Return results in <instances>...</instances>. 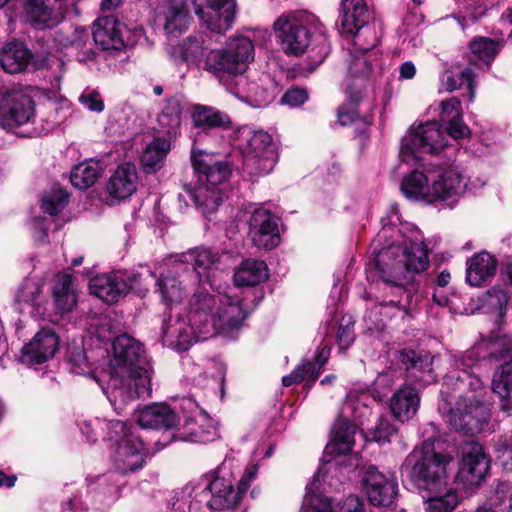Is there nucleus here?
<instances>
[{
	"label": "nucleus",
	"mask_w": 512,
	"mask_h": 512,
	"mask_svg": "<svg viewBox=\"0 0 512 512\" xmlns=\"http://www.w3.org/2000/svg\"><path fill=\"white\" fill-rule=\"evenodd\" d=\"M142 36V28L130 30L111 15L98 18L94 23L93 38L103 50L132 47Z\"/></svg>",
	"instance_id": "obj_13"
},
{
	"label": "nucleus",
	"mask_w": 512,
	"mask_h": 512,
	"mask_svg": "<svg viewBox=\"0 0 512 512\" xmlns=\"http://www.w3.org/2000/svg\"><path fill=\"white\" fill-rule=\"evenodd\" d=\"M138 173L133 163L119 165L109 178L107 191L110 197L120 201L129 198L137 188Z\"/></svg>",
	"instance_id": "obj_28"
},
{
	"label": "nucleus",
	"mask_w": 512,
	"mask_h": 512,
	"mask_svg": "<svg viewBox=\"0 0 512 512\" xmlns=\"http://www.w3.org/2000/svg\"><path fill=\"white\" fill-rule=\"evenodd\" d=\"M395 433L396 429L387 420L380 419L373 431V440L378 443L389 442Z\"/></svg>",
	"instance_id": "obj_56"
},
{
	"label": "nucleus",
	"mask_w": 512,
	"mask_h": 512,
	"mask_svg": "<svg viewBox=\"0 0 512 512\" xmlns=\"http://www.w3.org/2000/svg\"><path fill=\"white\" fill-rule=\"evenodd\" d=\"M308 100V92L304 88H291L281 98V102L290 107H298Z\"/></svg>",
	"instance_id": "obj_55"
},
{
	"label": "nucleus",
	"mask_w": 512,
	"mask_h": 512,
	"mask_svg": "<svg viewBox=\"0 0 512 512\" xmlns=\"http://www.w3.org/2000/svg\"><path fill=\"white\" fill-rule=\"evenodd\" d=\"M468 188L466 177L456 168L450 167L442 171L437 180L433 181V203L447 202L453 206Z\"/></svg>",
	"instance_id": "obj_24"
},
{
	"label": "nucleus",
	"mask_w": 512,
	"mask_h": 512,
	"mask_svg": "<svg viewBox=\"0 0 512 512\" xmlns=\"http://www.w3.org/2000/svg\"><path fill=\"white\" fill-rule=\"evenodd\" d=\"M244 166L250 174L264 176L273 171L277 160V146L270 134L248 126L238 131Z\"/></svg>",
	"instance_id": "obj_8"
},
{
	"label": "nucleus",
	"mask_w": 512,
	"mask_h": 512,
	"mask_svg": "<svg viewBox=\"0 0 512 512\" xmlns=\"http://www.w3.org/2000/svg\"><path fill=\"white\" fill-rule=\"evenodd\" d=\"M189 512H213L233 508L241 496L234 489L230 475H216L193 488Z\"/></svg>",
	"instance_id": "obj_10"
},
{
	"label": "nucleus",
	"mask_w": 512,
	"mask_h": 512,
	"mask_svg": "<svg viewBox=\"0 0 512 512\" xmlns=\"http://www.w3.org/2000/svg\"><path fill=\"white\" fill-rule=\"evenodd\" d=\"M424 441L420 450H413L402 464V469L410 471V478L419 490L434 491L442 487L447 479V466L451 457L432 451Z\"/></svg>",
	"instance_id": "obj_6"
},
{
	"label": "nucleus",
	"mask_w": 512,
	"mask_h": 512,
	"mask_svg": "<svg viewBox=\"0 0 512 512\" xmlns=\"http://www.w3.org/2000/svg\"><path fill=\"white\" fill-rule=\"evenodd\" d=\"M54 7L50 0H24L23 10L27 21L36 30L56 27L64 20L65 13L75 6V0H55Z\"/></svg>",
	"instance_id": "obj_15"
},
{
	"label": "nucleus",
	"mask_w": 512,
	"mask_h": 512,
	"mask_svg": "<svg viewBox=\"0 0 512 512\" xmlns=\"http://www.w3.org/2000/svg\"><path fill=\"white\" fill-rule=\"evenodd\" d=\"M59 345L52 329H41L21 350L20 361L28 366L41 365L53 358Z\"/></svg>",
	"instance_id": "obj_23"
},
{
	"label": "nucleus",
	"mask_w": 512,
	"mask_h": 512,
	"mask_svg": "<svg viewBox=\"0 0 512 512\" xmlns=\"http://www.w3.org/2000/svg\"><path fill=\"white\" fill-rule=\"evenodd\" d=\"M322 470L319 469L306 486L301 512H337L330 499L320 493Z\"/></svg>",
	"instance_id": "obj_38"
},
{
	"label": "nucleus",
	"mask_w": 512,
	"mask_h": 512,
	"mask_svg": "<svg viewBox=\"0 0 512 512\" xmlns=\"http://www.w3.org/2000/svg\"><path fill=\"white\" fill-rule=\"evenodd\" d=\"M248 236L258 248L270 250L280 243L278 218L268 209L255 208L248 220Z\"/></svg>",
	"instance_id": "obj_20"
},
{
	"label": "nucleus",
	"mask_w": 512,
	"mask_h": 512,
	"mask_svg": "<svg viewBox=\"0 0 512 512\" xmlns=\"http://www.w3.org/2000/svg\"><path fill=\"white\" fill-rule=\"evenodd\" d=\"M474 79L475 75L471 68H465L457 77H455L451 71L446 70L441 77V84L442 87L449 92H452L465 84L469 90V101H473L475 89Z\"/></svg>",
	"instance_id": "obj_47"
},
{
	"label": "nucleus",
	"mask_w": 512,
	"mask_h": 512,
	"mask_svg": "<svg viewBox=\"0 0 512 512\" xmlns=\"http://www.w3.org/2000/svg\"><path fill=\"white\" fill-rule=\"evenodd\" d=\"M79 102L88 110L100 113L104 110L105 105L102 96L98 90L86 89L79 96Z\"/></svg>",
	"instance_id": "obj_54"
},
{
	"label": "nucleus",
	"mask_w": 512,
	"mask_h": 512,
	"mask_svg": "<svg viewBox=\"0 0 512 512\" xmlns=\"http://www.w3.org/2000/svg\"><path fill=\"white\" fill-rule=\"evenodd\" d=\"M367 41L362 39V34L356 37L353 41V47L349 51L347 58V87L353 89V82L358 81L360 84L365 82L371 74V54L369 53L373 48H366Z\"/></svg>",
	"instance_id": "obj_26"
},
{
	"label": "nucleus",
	"mask_w": 512,
	"mask_h": 512,
	"mask_svg": "<svg viewBox=\"0 0 512 512\" xmlns=\"http://www.w3.org/2000/svg\"><path fill=\"white\" fill-rule=\"evenodd\" d=\"M496 269L495 257L482 251L467 260L466 281L471 286H481L495 275Z\"/></svg>",
	"instance_id": "obj_32"
},
{
	"label": "nucleus",
	"mask_w": 512,
	"mask_h": 512,
	"mask_svg": "<svg viewBox=\"0 0 512 512\" xmlns=\"http://www.w3.org/2000/svg\"><path fill=\"white\" fill-rule=\"evenodd\" d=\"M101 174L99 163L94 161H85L76 165L70 174L71 184L81 190L94 185Z\"/></svg>",
	"instance_id": "obj_45"
},
{
	"label": "nucleus",
	"mask_w": 512,
	"mask_h": 512,
	"mask_svg": "<svg viewBox=\"0 0 512 512\" xmlns=\"http://www.w3.org/2000/svg\"><path fill=\"white\" fill-rule=\"evenodd\" d=\"M492 390L501 400V409L512 414V359L494 373Z\"/></svg>",
	"instance_id": "obj_42"
},
{
	"label": "nucleus",
	"mask_w": 512,
	"mask_h": 512,
	"mask_svg": "<svg viewBox=\"0 0 512 512\" xmlns=\"http://www.w3.org/2000/svg\"><path fill=\"white\" fill-rule=\"evenodd\" d=\"M42 286L35 280H26L20 286L16 294V300L20 303H29L40 307L41 305Z\"/></svg>",
	"instance_id": "obj_50"
},
{
	"label": "nucleus",
	"mask_w": 512,
	"mask_h": 512,
	"mask_svg": "<svg viewBox=\"0 0 512 512\" xmlns=\"http://www.w3.org/2000/svg\"><path fill=\"white\" fill-rule=\"evenodd\" d=\"M441 121L447 124V135L454 139H462L469 134V128L462 119L461 101L452 97L441 102Z\"/></svg>",
	"instance_id": "obj_37"
},
{
	"label": "nucleus",
	"mask_w": 512,
	"mask_h": 512,
	"mask_svg": "<svg viewBox=\"0 0 512 512\" xmlns=\"http://www.w3.org/2000/svg\"><path fill=\"white\" fill-rule=\"evenodd\" d=\"M184 106L177 97L165 100L161 113L158 115V123L169 137L176 135L182 122Z\"/></svg>",
	"instance_id": "obj_44"
},
{
	"label": "nucleus",
	"mask_w": 512,
	"mask_h": 512,
	"mask_svg": "<svg viewBox=\"0 0 512 512\" xmlns=\"http://www.w3.org/2000/svg\"><path fill=\"white\" fill-rule=\"evenodd\" d=\"M35 117V104L32 98L22 91L6 93L0 104V126L14 130L30 123Z\"/></svg>",
	"instance_id": "obj_18"
},
{
	"label": "nucleus",
	"mask_w": 512,
	"mask_h": 512,
	"mask_svg": "<svg viewBox=\"0 0 512 512\" xmlns=\"http://www.w3.org/2000/svg\"><path fill=\"white\" fill-rule=\"evenodd\" d=\"M191 118L193 125L196 128L202 129H227L232 124L230 117L225 112L211 106L200 104L194 106Z\"/></svg>",
	"instance_id": "obj_40"
},
{
	"label": "nucleus",
	"mask_w": 512,
	"mask_h": 512,
	"mask_svg": "<svg viewBox=\"0 0 512 512\" xmlns=\"http://www.w3.org/2000/svg\"><path fill=\"white\" fill-rule=\"evenodd\" d=\"M136 420L142 428L170 429L176 424L177 415L166 404H152L141 409Z\"/></svg>",
	"instance_id": "obj_31"
},
{
	"label": "nucleus",
	"mask_w": 512,
	"mask_h": 512,
	"mask_svg": "<svg viewBox=\"0 0 512 512\" xmlns=\"http://www.w3.org/2000/svg\"><path fill=\"white\" fill-rule=\"evenodd\" d=\"M454 368L446 375L444 385L453 386L455 390L465 392L467 388L473 395H459L454 406L450 407L448 399L440 409L448 411L447 419L457 431L476 434L484 430L490 418L488 407L482 397L486 394L484 381L480 376L478 348H471L460 355L453 356Z\"/></svg>",
	"instance_id": "obj_3"
},
{
	"label": "nucleus",
	"mask_w": 512,
	"mask_h": 512,
	"mask_svg": "<svg viewBox=\"0 0 512 512\" xmlns=\"http://www.w3.org/2000/svg\"><path fill=\"white\" fill-rule=\"evenodd\" d=\"M364 490L374 506H391L398 494V484L393 474L386 475L375 466H369L363 477Z\"/></svg>",
	"instance_id": "obj_22"
},
{
	"label": "nucleus",
	"mask_w": 512,
	"mask_h": 512,
	"mask_svg": "<svg viewBox=\"0 0 512 512\" xmlns=\"http://www.w3.org/2000/svg\"><path fill=\"white\" fill-rule=\"evenodd\" d=\"M447 148V135L435 121L412 126L402 138L399 157L402 163L418 165L423 154L439 155Z\"/></svg>",
	"instance_id": "obj_9"
},
{
	"label": "nucleus",
	"mask_w": 512,
	"mask_h": 512,
	"mask_svg": "<svg viewBox=\"0 0 512 512\" xmlns=\"http://www.w3.org/2000/svg\"><path fill=\"white\" fill-rule=\"evenodd\" d=\"M398 210L392 207L389 221L382 219V228L373 239V266L389 289L380 305L386 316L408 315L417 291L414 276L429 266V256L423 236L416 228L396 229Z\"/></svg>",
	"instance_id": "obj_1"
},
{
	"label": "nucleus",
	"mask_w": 512,
	"mask_h": 512,
	"mask_svg": "<svg viewBox=\"0 0 512 512\" xmlns=\"http://www.w3.org/2000/svg\"><path fill=\"white\" fill-rule=\"evenodd\" d=\"M367 398L366 394H362L359 399H354L352 394L347 396L342 408V415L333 426L331 443L327 448L332 447L340 454L351 452L354 445L356 422H360L362 417L370 413L365 403Z\"/></svg>",
	"instance_id": "obj_11"
},
{
	"label": "nucleus",
	"mask_w": 512,
	"mask_h": 512,
	"mask_svg": "<svg viewBox=\"0 0 512 512\" xmlns=\"http://www.w3.org/2000/svg\"><path fill=\"white\" fill-rule=\"evenodd\" d=\"M163 28L170 37H178L187 30L191 17L184 0H169L159 15Z\"/></svg>",
	"instance_id": "obj_29"
},
{
	"label": "nucleus",
	"mask_w": 512,
	"mask_h": 512,
	"mask_svg": "<svg viewBox=\"0 0 512 512\" xmlns=\"http://www.w3.org/2000/svg\"><path fill=\"white\" fill-rule=\"evenodd\" d=\"M191 160L197 173V182L207 183L216 189H221V185L229 178L231 168L227 161L203 151H197L194 141Z\"/></svg>",
	"instance_id": "obj_21"
},
{
	"label": "nucleus",
	"mask_w": 512,
	"mask_h": 512,
	"mask_svg": "<svg viewBox=\"0 0 512 512\" xmlns=\"http://www.w3.org/2000/svg\"><path fill=\"white\" fill-rule=\"evenodd\" d=\"M184 258V262H192L193 272L196 274L199 282L205 278L213 286L211 278L214 275V268L220 260L217 252L209 248H196L184 254Z\"/></svg>",
	"instance_id": "obj_36"
},
{
	"label": "nucleus",
	"mask_w": 512,
	"mask_h": 512,
	"mask_svg": "<svg viewBox=\"0 0 512 512\" xmlns=\"http://www.w3.org/2000/svg\"><path fill=\"white\" fill-rule=\"evenodd\" d=\"M472 54L489 65L500 50V42L487 37H478L469 44Z\"/></svg>",
	"instance_id": "obj_48"
},
{
	"label": "nucleus",
	"mask_w": 512,
	"mask_h": 512,
	"mask_svg": "<svg viewBox=\"0 0 512 512\" xmlns=\"http://www.w3.org/2000/svg\"><path fill=\"white\" fill-rule=\"evenodd\" d=\"M490 469V460L482 445L469 443L463 450L455 483L465 491L477 489L485 480Z\"/></svg>",
	"instance_id": "obj_14"
},
{
	"label": "nucleus",
	"mask_w": 512,
	"mask_h": 512,
	"mask_svg": "<svg viewBox=\"0 0 512 512\" xmlns=\"http://www.w3.org/2000/svg\"><path fill=\"white\" fill-rule=\"evenodd\" d=\"M195 14L206 28L223 34L233 24L236 14L235 0H192Z\"/></svg>",
	"instance_id": "obj_16"
},
{
	"label": "nucleus",
	"mask_w": 512,
	"mask_h": 512,
	"mask_svg": "<svg viewBox=\"0 0 512 512\" xmlns=\"http://www.w3.org/2000/svg\"><path fill=\"white\" fill-rule=\"evenodd\" d=\"M53 299L60 312H68L76 305L77 298L70 275H63L53 287Z\"/></svg>",
	"instance_id": "obj_46"
},
{
	"label": "nucleus",
	"mask_w": 512,
	"mask_h": 512,
	"mask_svg": "<svg viewBox=\"0 0 512 512\" xmlns=\"http://www.w3.org/2000/svg\"><path fill=\"white\" fill-rule=\"evenodd\" d=\"M258 467L255 465L249 466L243 476L241 477L237 492H239V495L242 496L248 488L250 487L251 483L256 479L257 476Z\"/></svg>",
	"instance_id": "obj_60"
},
{
	"label": "nucleus",
	"mask_w": 512,
	"mask_h": 512,
	"mask_svg": "<svg viewBox=\"0 0 512 512\" xmlns=\"http://www.w3.org/2000/svg\"><path fill=\"white\" fill-rule=\"evenodd\" d=\"M174 437L181 441L205 444L215 440L218 432L213 420L206 413L196 409L191 417L185 419Z\"/></svg>",
	"instance_id": "obj_25"
},
{
	"label": "nucleus",
	"mask_w": 512,
	"mask_h": 512,
	"mask_svg": "<svg viewBox=\"0 0 512 512\" xmlns=\"http://www.w3.org/2000/svg\"><path fill=\"white\" fill-rule=\"evenodd\" d=\"M317 41L318 46L320 48L317 50L315 54L314 65L313 67H311V71H313L318 65H320L328 54V45L326 39L323 37H319Z\"/></svg>",
	"instance_id": "obj_64"
},
{
	"label": "nucleus",
	"mask_w": 512,
	"mask_h": 512,
	"mask_svg": "<svg viewBox=\"0 0 512 512\" xmlns=\"http://www.w3.org/2000/svg\"><path fill=\"white\" fill-rule=\"evenodd\" d=\"M352 321H348L346 324H341L337 333V340L341 349H347L354 341Z\"/></svg>",
	"instance_id": "obj_58"
},
{
	"label": "nucleus",
	"mask_w": 512,
	"mask_h": 512,
	"mask_svg": "<svg viewBox=\"0 0 512 512\" xmlns=\"http://www.w3.org/2000/svg\"><path fill=\"white\" fill-rule=\"evenodd\" d=\"M171 149L170 139L156 137L146 145L141 155V163L146 173H155L160 170L168 152Z\"/></svg>",
	"instance_id": "obj_39"
},
{
	"label": "nucleus",
	"mask_w": 512,
	"mask_h": 512,
	"mask_svg": "<svg viewBox=\"0 0 512 512\" xmlns=\"http://www.w3.org/2000/svg\"><path fill=\"white\" fill-rule=\"evenodd\" d=\"M67 360L73 365L72 371L76 374H81L88 368L86 355L80 348L75 351H69L67 353Z\"/></svg>",
	"instance_id": "obj_57"
},
{
	"label": "nucleus",
	"mask_w": 512,
	"mask_h": 512,
	"mask_svg": "<svg viewBox=\"0 0 512 512\" xmlns=\"http://www.w3.org/2000/svg\"><path fill=\"white\" fill-rule=\"evenodd\" d=\"M319 376V370L315 371V365L311 362H303L298 365L289 375L282 378V384L286 387L301 382L305 377L312 381Z\"/></svg>",
	"instance_id": "obj_53"
},
{
	"label": "nucleus",
	"mask_w": 512,
	"mask_h": 512,
	"mask_svg": "<svg viewBox=\"0 0 512 512\" xmlns=\"http://www.w3.org/2000/svg\"><path fill=\"white\" fill-rule=\"evenodd\" d=\"M420 404L418 391L409 385H403L395 391L390 399L393 416L404 422L414 417Z\"/></svg>",
	"instance_id": "obj_33"
},
{
	"label": "nucleus",
	"mask_w": 512,
	"mask_h": 512,
	"mask_svg": "<svg viewBox=\"0 0 512 512\" xmlns=\"http://www.w3.org/2000/svg\"><path fill=\"white\" fill-rule=\"evenodd\" d=\"M208 49L205 35L196 33L188 36L177 48L175 53L189 64H195L212 74L227 91L239 96L240 91L234 84L237 76L243 75L254 60V45L246 36L229 38L223 48Z\"/></svg>",
	"instance_id": "obj_4"
},
{
	"label": "nucleus",
	"mask_w": 512,
	"mask_h": 512,
	"mask_svg": "<svg viewBox=\"0 0 512 512\" xmlns=\"http://www.w3.org/2000/svg\"><path fill=\"white\" fill-rule=\"evenodd\" d=\"M401 191L409 199L433 203V184L429 185L427 176L417 170L403 179Z\"/></svg>",
	"instance_id": "obj_41"
},
{
	"label": "nucleus",
	"mask_w": 512,
	"mask_h": 512,
	"mask_svg": "<svg viewBox=\"0 0 512 512\" xmlns=\"http://www.w3.org/2000/svg\"><path fill=\"white\" fill-rule=\"evenodd\" d=\"M277 37L285 53L299 55L305 52L311 42V35L297 13L280 16L274 23Z\"/></svg>",
	"instance_id": "obj_19"
},
{
	"label": "nucleus",
	"mask_w": 512,
	"mask_h": 512,
	"mask_svg": "<svg viewBox=\"0 0 512 512\" xmlns=\"http://www.w3.org/2000/svg\"><path fill=\"white\" fill-rule=\"evenodd\" d=\"M31 51L22 43L11 42L0 50V65L7 73H20L31 64Z\"/></svg>",
	"instance_id": "obj_34"
},
{
	"label": "nucleus",
	"mask_w": 512,
	"mask_h": 512,
	"mask_svg": "<svg viewBox=\"0 0 512 512\" xmlns=\"http://www.w3.org/2000/svg\"><path fill=\"white\" fill-rule=\"evenodd\" d=\"M339 512H365L364 503L358 496H349L338 504Z\"/></svg>",
	"instance_id": "obj_59"
},
{
	"label": "nucleus",
	"mask_w": 512,
	"mask_h": 512,
	"mask_svg": "<svg viewBox=\"0 0 512 512\" xmlns=\"http://www.w3.org/2000/svg\"><path fill=\"white\" fill-rule=\"evenodd\" d=\"M69 201V194L61 187H54L51 192L42 199V210L55 216L59 214Z\"/></svg>",
	"instance_id": "obj_49"
},
{
	"label": "nucleus",
	"mask_w": 512,
	"mask_h": 512,
	"mask_svg": "<svg viewBox=\"0 0 512 512\" xmlns=\"http://www.w3.org/2000/svg\"><path fill=\"white\" fill-rule=\"evenodd\" d=\"M113 334L111 320L107 317L101 318L96 329L97 337L101 341H109L112 339Z\"/></svg>",
	"instance_id": "obj_62"
},
{
	"label": "nucleus",
	"mask_w": 512,
	"mask_h": 512,
	"mask_svg": "<svg viewBox=\"0 0 512 512\" xmlns=\"http://www.w3.org/2000/svg\"><path fill=\"white\" fill-rule=\"evenodd\" d=\"M179 266L162 273L156 280V289L167 306L179 304L187 293V287L179 275Z\"/></svg>",
	"instance_id": "obj_30"
},
{
	"label": "nucleus",
	"mask_w": 512,
	"mask_h": 512,
	"mask_svg": "<svg viewBox=\"0 0 512 512\" xmlns=\"http://www.w3.org/2000/svg\"><path fill=\"white\" fill-rule=\"evenodd\" d=\"M459 504V496L455 490H449L443 496L432 497L428 500V512H452Z\"/></svg>",
	"instance_id": "obj_52"
},
{
	"label": "nucleus",
	"mask_w": 512,
	"mask_h": 512,
	"mask_svg": "<svg viewBox=\"0 0 512 512\" xmlns=\"http://www.w3.org/2000/svg\"><path fill=\"white\" fill-rule=\"evenodd\" d=\"M268 278V268L264 261L246 259L234 273V282L237 286H254Z\"/></svg>",
	"instance_id": "obj_43"
},
{
	"label": "nucleus",
	"mask_w": 512,
	"mask_h": 512,
	"mask_svg": "<svg viewBox=\"0 0 512 512\" xmlns=\"http://www.w3.org/2000/svg\"><path fill=\"white\" fill-rule=\"evenodd\" d=\"M247 313L242 301L227 294L199 290L189 300L185 317L169 318L162 325V342L177 351H187L197 341L218 334L233 337Z\"/></svg>",
	"instance_id": "obj_2"
},
{
	"label": "nucleus",
	"mask_w": 512,
	"mask_h": 512,
	"mask_svg": "<svg viewBox=\"0 0 512 512\" xmlns=\"http://www.w3.org/2000/svg\"><path fill=\"white\" fill-rule=\"evenodd\" d=\"M138 274L113 272L97 275L89 282L90 292L107 304L119 301L130 290L136 288Z\"/></svg>",
	"instance_id": "obj_17"
},
{
	"label": "nucleus",
	"mask_w": 512,
	"mask_h": 512,
	"mask_svg": "<svg viewBox=\"0 0 512 512\" xmlns=\"http://www.w3.org/2000/svg\"><path fill=\"white\" fill-rule=\"evenodd\" d=\"M107 428L108 438L116 446L112 456L114 470L126 475L141 469L144 464V444L137 435V428L120 420L109 421Z\"/></svg>",
	"instance_id": "obj_7"
},
{
	"label": "nucleus",
	"mask_w": 512,
	"mask_h": 512,
	"mask_svg": "<svg viewBox=\"0 0 512 512\" xmlns=\"http://www.w3.org/2000/svg\"><path fill=\"white\" fill-rule=\"evenodd\" d=\"M489 302L491 305H497L500 309L508 304L509 297L507 293L501 289L494 287L488 292Z\"/></svg>",
	"instance_id": "obj_61"
},
{
	"label": "nucleus",
	"mask_w": 512,
	"mask_h": 512,
	"mask_svg": "<svg viewBox=\"0 0 512 512\" xmlns=\"http://www.w3.org/2000/svg\"><path fill=\"white\" fill-rule=\"evenodd\" d=\"M499 452L504 467L512 470V438L500 444Z\"/></svg>",
	"instance_id": "obj_63"
},
{
	"label": "nucleus",
	"mask_w": 512,
	"mask_h": 512,
	"mask_svg": "<svg viewBox=\"0 0 512 512\" xmlns=\"http://www.w3.org/2000/svg\"><path fill=\"white\" fill-rule=\"evenodd\" d=\"M346 92L351 98V102L341 105L337 110L338 121L341 125L346 126L353 123L358 118L356 110V102L361 96V91H356L355 95L350 86L346 88Z\"/></svg>",
	"instance_id": "obj_51"
},
{
	"label": "nucleus",
	"mask_w": 512,
	"mask_h": 512,
	"mask_svg": "<svg viewBox=\"0 0 512 512\" xmlns=\"http://www.w3.org/2000/svg\"><path fill=\"white\" fill-rule=\"evenodd\" d=\"M371 12L365 0H342L338 22L341 31L356 37L362 34V39L367 41L366 48H375L379 43L375 25L370 24Z\"/></svg>",
	"instance_id": "obj_12"
},
{
	"label": "nucleus",
	"mask_w": 512,
	"mask_h": 512,
	"mask_svg": "<svg viewBox=\"0 0 512 512\" xmlns=\"http://www.w3.org/2000/svg\"><path fill=\"white\" fill-rule=\"evenodd\" d=\"M114 358L110 364L109 380L103 392L117 413L136 398L151 395V371L145 363L142 345L124 334L113 342Z\"/></svg>",
	"instance_id": "obj_5"
},
{
	"label": "nucleus",
	"mask_w": 512,
	"mask_h": 512,
	"mask_svg": "<svg viewBox=\"0 0 512 512\" xmlns=\"http://www.w3.org/2000/svg\"><path fill=\"white\" fill-rule=\"evenodd\" d=\"M185 191L204 215L215 212L223 201L222 189H216L207 183L197 182L194 188L185 185Z\"/></svg>",
	"instance_id": "obj_35"
},
{
	"label": "nucleus",
	"mask_w": 512,
	"mask_h": 512,
	"mask_svg": "<svg viewBox=\"0 0 512 512\" xmlns=\"http://www.w3.org/2000/svg\"><path fill=\"white\" fill-rule=\"evenodd\" d=\"M401 362L405 366L408 376L414 381L429 385L434 383L437 376L433 369V357L424 351H404L401 353Z\"/></svg>",
	"instance_id": "obj_27"
}]
</instances>
